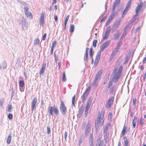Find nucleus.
<instances>
[{"instance_id": "nucleus-1", "label": "nucleus", "mask_w": 146, "mask_h": 146, "mask_svg": "<svg viewBox=\"0 0 146 146\" xmlns=\"http://www.w3.org/2000/svg\"><path fill=\"white\" fill-rule=\"evenodd\" d=\"M104 111H102L98 115V119L95 123V128L96 130L99 127V126H102L104 124Z\"/></svg>"}, {"instance_id": "nucleus-2", "label": "nucleus", "mask_w": 146, "mask_h": 146, "mask_svg": "<svg viewBox=\"0 0 146 146\" xmlns=\"http://www.w3.org/2000/svg\"><path fill=\"white\" fill-rule=\"evenodd\" d=\"M122 69L123 67L121 66H120L117 72V68H115V69L113 73L114 74L113 79L114 80L115 83L117 82L119 80L120 77L121 75L122 74Z\"/></svg>"}, {"instance_id": "nucleus-3", "label": "nucleus", "mask_w": 146, "mask_h": 146, "mask_svg": "<svg viewBox=\"0 0 146 146\" xmlns=\"http://www.w3.org/2000/svg\"><path fill=\"white\" fill-rule=\"evenodd\" d=\"M91 89L90 86H89L85 90L82 96V101L83 103H84L87 98Z\"/></svg>"}, {"instance_id": "nucleus-4", "label": "nucleus", "mask_w": 146, "mask_h": 146, "mask_svg": "<svg viewBox=\"0 0 146 146\" xmlns=\"http://www.w3.org/2000/svg\"><path fill=\"white\" fill-rule=\"evenodd\" d=\"M60 109L62 114L64 115L67 112V107L65 106L64 102L63 101L61 102Z\"/></svg>"}, {"instance_id": "nucleus-5", "label": "nucleus", "mask_w": 146, "mask_h": 146, "mask_svg": "<svg viewBox=\"0 0 146 146\" xmlns=\"http://www.w3.org/2000/svg\"><path fill=\"white\" fill-rule=\"evenodd\" d=\"M132 1V0H129V1H128L127 4V5L122 14V18L126 14L128 11L129 10V8L131 6Z\"/></svg>"}, {"instance_id": "nucleus-6", "label": "nucleus", "mask_w": 146, "mask_h": 146, "mask_svg": "<svg viewBox=\"0 0 146 146\" xmlns=\"http://www.w3.org/2000/svg\"><path fill=\"white\" fill-rule=\"evenodd\" d=\"M25 10V13L26 16L30 19H32L33 18V16L31 13L28 10L29 8L28 6L25 7L24 8Z\"/></svg>"}, {"instance_id": "nucleus-7", "label": "nucleus", "mask_w": 146, "mask_h": 146, "mask_svg": "<svg viewBox=\"0 0 146 146\" xmlns=\"http://www.w3.org/2000/svg\"><path fill=\"white\" fill-rule=\"evenodd\" d=\"M92 101V97H90L87 102V103L86 107L85 114L86 116L88 114V110L90 108Z\"/></svg>"}, {"instance_id": "nucleus-8", "label": "nucleus", "mask_w": 146, "mask_h": 146, "mask_svg": "<svg viewBox=\"0 0 146 146\" xmlns=\"http://www.w3.org/2000/svg\"><path fill=\"white\" fill-rule=\"evenodd\" d=\"M103 70L102 69L100 70L97 73L95 79L93 81V84L95 85L97 83L98 81L100 78L101 76Z\"/></svg>"}, {"instance_id": "nucleus-9", "label": "nucleus", "mask_w": 146, "mask_h": 146, "mask_svg": "<svg viewBox=\"0 0 146 146\" xmlns=\"http://www.w3.org/2000/svg\"><path fill=\"white\" fill-rule=\"evenodd\" d=\"M111 42V40H108L104 42L102 45L101 46L100 48V50L99 51H103L105 48L108 47V46Z\"/></svg>"}, {"instance_id": "nucleus-10", "label": "nucleus", "mask_w": 146, "mask_h": 146, "mask_svg": "<svg viewBox=\"0 0 146 146\" xmlns=\"http://www.w3.org/2000/svg\"><path fill=\"white\" fill-rule=\"evenodd\" d=\"M111 26H109L108 27L105 31L104 35L103 38V40H106L108 38L110 34V33L111 31Z\"/></svg>"}, {"instance_id": "nucleus-11", "label": "nucleus", "mask_w": 146, "mask_h": 146, "mask_svg": "<svg viewBox=\"0 0 146 146\" xmlns=\"http://www.w3.org/2000/svg\"><path fill=\"white\" fill-rule=\"evenodd\" d=\"M45 15V13L44 12H42L41 14L39 19V23L40 26H43L44 23Z\"/></svg>"}, {"instance_id": "nucleus-12", "label": "nucleus", "mask_w": 146, "mask_h": 146, "mask_svg": "<svg viewBox=\"0 0 146 146\" xmlns=\"http://www.w3.org/2000/svg\"><path fill=\"white\" fill-rule=\"evenodd\" d=\"M91 123L90 121H88L85 131V135L87 136L91 130Z\"/></svg>"}, {"instance_id": "nucleus-13", "label": "nucleus", "mask_w": 146, "mask_h": 146, "mask_svg": "<svg viewBox=\"0 0 146 146\" xmlns=\"http://www.w3.org/2000/svg\"><path fill=\"white\" fill-rule=\"evenodd\" d=\"M114 100V98L112 97L110 98L108 101L107 102L106 104V107L107 108H110L112 105Z\"/></svg>"}, {"instance_id": "nucleus-14", "label": "nucleus", "mask_w": 146, "mask_h": 146, "mask_svg": "<svg viewBox=\"0 0 146 146\" xmlns=\"http://www.w3.org/2000/svg\"><path fill=\"white\" fill-rule=\"evenodd\" d=\"M90 146H94V141L93 136L92 134H90L89 139Z\"/></svg>"}, {"instance_id": "nucleus-15", "label": "nucleus", "mask_w": 146, "mask_h": 146, "mask_svg": "<svg viewBox=\"0 0 146 146\" xmlns=\"http://www.w3.org/2000/svg\"><path fill=\"white\" fill-rule=\"evenodd\" d=\"M46 63H44L42 64L41 68L40 70V75H43L46 69Z\"/></svg>"}, {"instance_id": "nucleus-16", "label": "nucleus", "mask_w": 146, "mask_h": 146, "mask_svg": "<svg viewBox=\"0 0 146 146\" xmlns=\"http://www.w3.org/2000/svg\"><path fill=\"white\" fill-rule=\"evenodd\" d=\"M22 21V28L23 30H26L27 29V27L28 26V23L26 21V20L25 19H24V20H23Z\"/></svg>"}, {"instance_id": "nucleus-17", "label": "nucleus", "mask_w": 146, "mask_h": 146, "mask_svg": "<svg viewBox=\"0 0 146 146\" xmlns=\"http://www.w3.org/2000/svg\"><path fill=\"white\" fill-rule=\"evenodd\" d=\"M37 103V98H34L33 101L32 103V110L33 111V110H35L36 108V105Z\"/></svg>"}, {"instance_id": "nucleus-18", "label": "nucleus", "mask_w": 146, "mask_h": 146, "mask_svg": "<svg viewBox=\"0 0 146 146\" xmlns=\"http://www.w3.org/2000/svg\"><path fill=\"white\" fill-rule=\"evenodd\" d=\"M142 3H141L140 4H139L135 8V13H136L135 16L136 17H137L138 15L139 11L140 10L141 7Z\"/></svg>"}, {"instance_id": "nucleus-19", "label": "nucleus", "mask_w": 146, "mask_h": 146, "mask_svg": "<svg viewBox=\"0 0 146 146\" xmlns=\"http://www.w3.org/2000/svg\"><path fill=\"white\" fill-rule=\"evenodd\" d=\"M127 127L126 126H124L123 129L121 131V133L120 135V137H122L124 136L125 133H126L127 132L126 130L127 129Z\"/></svg>"}, {"instance_id": "nucleus-20", "label": "nucleus", "mask_w": 146, "mask_h": 146, "mask_svg": "<svg viewBox=\"0 0 146 146\" xmlns=\"http://www.w3.org/2000/svg\"><path fill=\"white\" fill-rule=\"evenodd\" d=\"M120 33L119 31H118L113 36V39L114 40H117L118 39L119 37Z\"/></svg>"}, {"instance_id": "nucleus-21", "label": "nucleus", "mask_w": 146, "mask_h": 146, "mask_svg": "<svg viewBox=\"0 0 146 146\" xmlns=\"http://www.w3.org/2000/svg\"><path fill=\"white\" fill-rule=\"evenodd\" d=\"M137 118L136 116H135L132 121V125L133 128H135L136 125Z\"/></svg>"}, {"instance_id": "nucleus-22", "label": "nucleus", "mask_w": 146, "mask_h": 146, "mask_svg": "<svg viewBox=\"0 0 146 146\" xmlns=\"http://www.w3.org/2000/svg\"><path fill=\"white\" fill-rule=\"evenodd\" d=\"M48 111L50 115H53V107L51 106L48 108Z\"/></svg>"}, {"instance_id": "nucleus-23", "label": "nucleus", "mask_w": 146, "mask_h": 146, "mask_svg": "<svg viewBox=\"0 0 146 146\" xmlns=\"http://www.w3.org/2000/svg\"><path fill=\"white\" fill-rule=\"evenodd\" d=\"M12 139V136L11 134L8 135L7 139V142L8 144H10Z\"/></svg>"}, {"instance_id": "nucleus-24", "label": "nucleus", "mask_w": 146, "mask_h": 146, "mask_svg": "<svg viewBox=\"0 0 146 146\" xmlns=\"http://www.w3.org/2000/svg\"><path fill=\"white\" fill-rule=\"evenodd\" d=\"M53 110L54 114L56 115H58L59 114V110L58 108L56 107H55L53 108Z\"/></svg>"}, {"instance_id": "nucleus-25", "label": "nucleus", "mask_w": 146, "mask_h": 146, "mask_svg": "<svg viewBox=\"0 0 146 146\" xmlns=\"http://www.w3.org/2000/svg\"><path fill=\"white\" fill-rule=\"evenodd\" d=\"M75 25H71L69 28V32L70 33H72L74 31Z\"/></svg>"}, {"instance_id": "nucleus-26", "label": "nucleus", "mask_w": 146, "mask_h": 146, "mask_svg": "<svg viewBox=\"0 0 146 146\" xmlns=\"http://www.w3.org/2000/svg\"><path fill=\"white\" fill-rule=\"evenodd\" d=\"M97 144L98 145V146H103V141L100 139L99 140H98L97 141Z\"/></svg>"}, {"instance_id": "nucleus-27", "label": "nucleus", "mask_w": 146, "mask_h": 146, "mask_svg": "<svg viewBox=\"0 0 146 146\" xmlns=\"http://www.w3.org/2000/svg\"><path fill=\"white\" fill-rule=\"evenodd\" d=\"M115 14V13H113L110 16L108 19L111 21L112 19L114 17Z\"/></svg>"}, {"instance_id": "nucleus-28", "label": "nucleus", "mask_w": 146, "mask_h": 146, "mask_svg": "<svg viewBox=\"0 0 146 146\" xmlns=\"http://www.w3.org/2000/svg\"><path fill=\"white\" fill-rule=\"evenodd\" d=\"M62 79L63 82H65L66 80V78L65 72H64L63 73Z\"/></svg>"}, {"instance_id": "nucleus-29", "label": "nucleus", "mask_w": 146, "mask_h": 146, "mask_svg": "<svg viewBox=\"0 0 146 146\" xmlns=\"http://www.w3.org/2000/svg\"><path fill=\"white\" fill-rule=\"evenodd\" d=\"M121 22V20L120 19L119 21H117L114 24L116 28H117L119 26Z\"/></svg>"}, {"instance_id": "nucleus-30", "label": "nucleus", "mask_w": 146, "mask_h": 146, "mask_svg": "<svg viewBox=\"0 0 146 146\" xmlns=\"http://www.w3.org/2000/svg\"><path fill=\"white\" fill-rule=\"evenodd\" d=\"M83 108L84 106H81L79 108V113L80 115H81L83 113Z\"/></svg>"}, {"instance_id": "nucleus-31", "label": "nucleus", "mask_w": 146, "mask_h": 146, "mask_svg": "<svg viewBox=\"0 0 146 146\" xmlns=\"http://www.w3.org/2000/svg\"><path fill=\"white\" fill-rule=\"evenodd\" d=\"M101 53V52L99 51L96 57V59L97 60H99V59H100Z\"/></svg>"}, {"instance_id": "nucleus-32", "label": "nucleus", "mask_w": 146, "mask_h": 146, "mask_svg": "<svg viewBox=\"0 0 146 146\" xmlns=\"http://www.w3.org/2000/svg\"><path fill=\"white\" fill-rule=\"evenodd\" d=\"M69 15H67L66 17V18L65 20V21H64V25H65V28H66V24L67 23V22H68V20L69 19Z\"/></svg>"}, {"instance_id": "nucleus-33", "label": "nucleus", "mask_w": 146, "mask_h": 146, "mask_svg": "<svg viewBox=\"0 0 146 146\" xmlns=\"http://www.w3.org/2000/svg\"><path fill=\"white\" fill-rule=\"evenodd\" d=\"M124 143H125V146H128V142L127 139L125 137H124Z\"/></svg>"}, {"instance_id": "nucleus-34", "label": "nucleus", "mask_w": 146, "mask_h": 146, "mask_svg": "<svg viewBox=\"0 0 146 146\" xmlns=\"http://www.w3.org/2000/svg\"><path fill=\"white\" fill-rule=\"evenodd\" d=\"M19 85L21 87H23L24 86V81L20 80L19 82Z\"/></svg>"}, {"instance_id": "nucleus-35", "label": "nucleus", "mask_w": 146, "mask_h": 146, "mask_svg": "<svg viewBox=\"0 0 146 146\" xmlns=\"http://www.w3.org/2000/svg\"><path fill=\"white\" fill-rule=\"evenodd\" d=\"M51 133L50 128L49 126H48L47 127V133L48 134H50Z\"/></svg>"}, {"instance_id": "nucleus-36", "label": "nucleus", "mask_w": 146, "mask_h": 146, "mask_svg": "<svg viewBox=\"0 0 146 146\" xmlns=\"http://www.w3.org/2000/svg\"><path fill=\"white\" fill-rule=\"evenodd\" d=\"M93 53L92 52V48H90V52L89 53L90 56V57L92 58L93 55Z\"/></svg>"}, {"instance_id": "nucleus-37", "label": "nucleus", "mask_w": 146, "mask_h": 146, "mask_svg": "<svg viewBox=\"0 0 146 146\" xmlns=\"http://www.w3.org/2000/svg\"><path fill=\"white\" fill-rule=\"evenodd\" d=\"M121 0H115L113 3V4L117 5L120 3Z\"/></svg>"}, {"instance_id": "nucleus-38", "label": "nucleus", "mask_w": 146, "mask_h": 146, "mask_svg": "<svg viewBox=\"0 0 146 146\" xmlns=\"http://www.w3.org/2000/svg\"><path fill=\"white\" fill-rule=\"evenodd\" d=\"M139 123L140 125L141 126H142L143 124V119L142 117H141L140 118V119L139 121Z\"/></svg>"}, {"instance_id": "nucleus-39", "label": "nucleus", "mask_w": 146, "mask_h": 146, "mask_svg": "<svg viewBox=\"0 0 146 146\" xmlns=\"http://www.w3.org/2000/svg\"><path fill=\"white\" fill-rule=\"evenodd\" d=\"M114 91V87L113 86L111 87L110 89V93L111 94L113 93Z\"/></svg>"}, {"instance_id": "nucleus-40", "label": "nucleus", "mask_w": 146, "mask_h": 146, "mask_svg": "<svg viewBox=\"0 0 146 146\" xmlns=\"http://www.w3.org/2000/svg\"><path fill=\"white\" fill-rule=\"evenodd\" d=\"M97 42L98 41L97 40H95L94 41L93 43V46L94 48L96 47Z\"/></svg>"}, {"instance_id": "nucleus-41", "label": "nucleus", "mask_w": 146, "mask_h": 146, "mask_svg": "<svg viewBox=\"0 0 146 146\" xmlns=\"http://www.w3.org/2000/svg\"><path fill=\"white\" fill-rule=\"evenodd\" d=\"M39 39H38V38H37L35 40L34 42V44H39Z\"/></svg>"}, {"instance_id": "nucleus-42", "label": "nucleus", "mask_w": 146, "mask_h": 146, "mask_svg": "<svg viewBox=\"0 0 146 146\" xmlns=\"http://www.w3.org/2000/svg\"><path fill=\"white\" fill-rule=\"evenodd\" d=\"M83 141V138L82 137H80V138L79 142V145H80L81 144V143H82Z\"/></svg>"}, {"instance_id": "nucleus-43", "label": "nucleus", "mask_w": 146, "mask_h": 146, "mask_svg": "<svg viewBox=\"0 0 146 146\" xmlns=\"http://www.w3.org/2000/svg\"><path fill=\"white\" fill-rule=\"evenodd\" d=\"M56 44V41L55 40L52 43V45L51 47L54 48V47H55Z\"/></svg>"}, {"instance_id": "nucleus-44", "label": "nucleus", "mask_w": 146, "mask_h": 146, "mask_svg": "<svg viewBox=\"0 0 146 146\" xmlns=\"http://www.w3.org/2000/svg\"><path fill=\"white\" fill-rule=\"evenodd\" d=\"M127 35V32H125V33H123L122 35L121 38H120V39H121V38H122L123 39V38H124L126 35Z\"/></svg>"}, {"instance_id": "nucleus-45", "label": "nucleus", "mask_w": 146, "mask_h": 146, "mask_svg": "<svg viewBox=\"0 0 146 146\" xmlns=\"http://www.w3.org/2000/svg\"><path fill=\"white\" fill-rule=\"evenodd\" d=\"M108 119H109L111 120L112 119V115L111 113H110L108 115Z\"/></svg>"}, {"instance_id": "nucleus-46", "label": "nucleus", "mask_w": 146, "mask_h": 146, "mask_svg": "<svg viewBox=\"0 0 146 146\" xmlns=\"http://www.w3.org/2000/svg\"><path fill=\"white\" fill-rule=\"evenodd\" d=\"M13 115L11 113H9L8 115V118L10 120L12 119H13Z\"/></svg>"}, {"instance_id": "nucleus-47", "label": "nucleus", "mask_w": 146, "mask_h": 146, "mask_svg": "<svg viewBox=\"0 0 146 146\" xmlns=\"http://www.w3.org/2000/svg\"><path fill=\"white\" fill-rule=\"evenodd\" d=\"M109 135L108 133V132L107 133H104V137L105 138H107L108 137V136Z\"/></svg>"}, {"instance_id": "nucleus-48", "label": "nucleus", "mask_w": 146, "mask_h": 146, "mask_svg": "<svg viewBox=\"0 0 146 146\" xmlns=\"http://www.w3.org/2000/svg\"><path fill=\"white\" fill-rule=\"evenodd\" d=\"M12 106L11 105H8V110L9 111V112L11 111V110L12 108Z\"/></svg>"}, {"instance_id": "nucleus-49", "label": "nucleus", "mask_w": 146, "mask_h": 146, "mask_svg": "<svg viewBox=\"0 0 146 146\" xmlns=\"http://www.w3.org/2000/svg\"><path fill=\"white\" fill-rule=\"evenodd\" d=\"M113 82L112 81H110L109 82V84L108 85V88H109L112 85Z\"/></svg>"}, {"instance_id": "nucleus-50", "label": "nucleus", "mask_w": 146, "mask_h": 146, "mask_svg": "<svg viewBox=\"0 0 146 146\" xmlns=\"http://www.w3.org/2000/svg\"><path fill=\"white\" fill-rule=\"evenodd\" d=\"M111 21L110 20H109L108 19L107 22L106 23V26H108L109 24L110 23Z\"/></svg>"}, {"instance_id": "nucleus-51", "label": "nucleus", "mask_w": 146, "mask_h": 146, "mask_svg": "<svg viewBox=\"0 0 146 146\" xmlns=\"http://www.w3.org/2000/svg\"><path fill=\"white\" fill-rule=\"evenodd\" d=\"M75 98V95H74L72 98V103L73 104H74V101Z\"/></svg>"}, {"instance_id": "nucleus-52", "label": "nucleus", "mask_w": 146, "mask_h": 146, "mask_svg": "<svg viewBox=\"0 0 146 146\" xmlns=\"http://www.w3.org/2000/svg\"><path fill=\"white\" fill-rule=\"evenodd\" d=\"M108 131V128L107 127H105L104 130V133H107Z\"/></svg>"}, {"instance_id": "nucleus-53", "label": "nucleus", "mask_w": 146, "mask_h": 146, "mask_svg": "<svg viewBox=\"0 0 146 146\" xmlns=\"http://www.w3.org/2000/svg\"><path fill=\"white\" fill-rule=\"evenodd\" d=\"M88 53H86V54L85 55V57L86 58V61H88Z\"/></svg>"}, {"instance_id": "nucleus-54", "label": "nucleus", "mask_w": 146, "mask_h": 146, "mask_svg": "<svg viewBox=\"0 0 146 146\" xmlns=\"http://www.w3.org/2000/svg\"><path fill=\"white\" fill-rule=\"evenodd\" d=\"M46 33H45L44 34L43 36H42V39L43 40H45L46 37Z\"/></svg>"}, {"instance_id": "nucleus-55", "label": "nucleus", "mask_w": 146, "mask_h": 146, "mask_svg": "<svg viewBox=\"0 0 146 146\" xmlns=\"http://www.w3.org/2000/svg\"><path fill=\"white\" fill-rule=\"evenodd\" d=\"M129 25H127L124 28V30L125 32H126L127 30L129 27Z\"/></svg>"}, {"instance_id": "nucleus-56", "label": "nucleus", "mask_w": 146, "mask_h": 146, "mask_svg": "<svg viewBox=\"0 0 146 146\" xmlns=\"http://www.w3.org/2000/svg\"><path fill=\"white\" fill-rule=\"evenodd\" d=\"M67 132H65L64 133V138L66 141V137L67 136Z\"/></svg>"}, {"instance_id": "nucleus-57", "label": "nucleus", "mask_w": 146, "mask_h": 146, "mask_svg": "<svg viewBox=\"0 0 146 146\" xmlns=\"http://www.w3.org/2000/svg\"><path fill=\"white\" fill-rule=\"evenodd\" d=\"M133 104L135 105L136 104V98H134L133 100Z\"/></svg>"}, {"instance_id": "nucleus-58", "label": "nucleus", "mask_w": 146, "mask_h": 146, "mask_svg": "<svg viewBox=\"0 0 146 146\" xmlns=\"http://www.w3.org/2000/svg\"><path fill=\"white\" fill-rule=\"evenodd\" d=\"M142 62L143 64L146 63V57L144 58L142 60Z\"/></svg>"}, {"instance_id": "nucleus-59", "label": "nucleus", "mask_w": 146, "mask_h": 146, "mask_svg": "<svg viewBox=\"0 0 146 146\" xmlns=\"http://www.w3.org/2000/svg\"><path fill=\"white\" fill-rule=\"evenodd\" d=\"M117 6V5H115L114 4H113V9H112V10L113 11H114V10H115V7H116V6Z\"/></svg>"}, {"instance_id": "nucleus-60", "label": "nucleus", "mask_w": 146, "mask_h": 146, "mask_svg": "<svg viewBox=\"0 0 146 146\" xmlns=\"http://www.w3.org/2000/svg\"><path fill=\"white\" fill-rule=\"evenodd\" d=\"M54 18L55 21H56L58 20V17L56 15H54Z\"/></svg>"}, {"instance_id": "nucleus-61", "label": "nucleus", "mask_w": 146, "mask_h": 146, "mask_svg": "<svg viewBox=\"0 0 146 146\" xmlns=\"http://www.w3.org/2000/svg\"><path fill=\"white\" fill-rule=\"evenodd\" d=\"M58 66H59V69L60 70V67H61V62H58Z\"/></svg>"}, {"instance_id": "nucleus-62", "label": "nucleus", "mask_w": 146, "mask_h": 146, "mask_svg": "<svg viewBox=\"0 0 146 146\" xmlns=\"http://www.w3.org/2000/svg\"><path fill=\"white\" fill-rule=\"evenodd\" d=\"M146 78V74L145 73L144 74L143 79V80H145Z\"/></svg>"}, {"instance_id": "nucleus-63", "label": "nucleus", "mask_w": 146, "mask_h": 146, "mask_svg": "<svg viewBox=\"0 0 146 146\" xmlns=\"http://www.w3.org/2000/svg\"><path fill=\"white\" fill-rule=\"evenodd\" d=\"M53 49H54L53 48L51 47V54H52V53H53Z\"/></svg>"}, {"instance_id": "nucleus-64", "label": "nucleus", "mask_w": 146, "mask_h": 146, "mask_svg": "<svg viewBox=\"0 0 146 146\" xmlns=\"http://www.w3.org/2000/svg\"><path fill=\"white\" fill-rule=\"evenodd\" d=\"M56 0H54L52 2V3L53 4H54L56 3Z\"/></svg>"}]
</instances>
